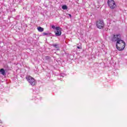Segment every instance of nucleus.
Segmentation results:
<instances>
[{
    "label": "nucleus",
    "mask_w": 127,
    "mask_h": 127,
    "mask_svg": "<svg viewBox=\"0 0 127 127\" xmlns=\"http://www.w3.org/2000/svg\"><path fill=\"white\" fill-rule=\"evenodd\" d=\"M126 47V43L124 40L120 39L116 42V48L119 51H123Z\"/></svg>",
    "instance_id": "nucleus-1"
},
{
    "label": "nucleus",
    "mask_w": 127,
    "mask_h": 127,
    "mask_svg": "<svg viewBox=\"0 0 127 127\" xmlns=\"http://www.w3.org/2000/svg\"><path fill=\"white\" fill-rule=\"evenodd\" d=\"M26 79L31 86H35V84H36L35 79L29 75H27L26 76Z\"/></svg>",
    "instance_id": "nucleus-2"
},
{
    "label": "nucleus",
    "mask_w": 127,
    "mask_h": 127,
    "mask_svg": "<svg viewBox=\"0 0 127 127\" xmlns=\"http://www.w3.org/2000/svg\"><path fill=\"white\" fill-rule=\"evenodd\" d=\"M108 5L112 9H114V8H116V2L114 0H108L107 2Z\"/></svg>",
    "instance_id": "nucleus-3"
},
{
    "label": "nucleus",
    "mask_w": 127,
    "mask_h": 127,
    "mask_svg": "<svg viewBox=\"0 0 127 127\" xmlns=\"http://www.w3.org/2000/svg\"><path fill=\"white\" fill-rule=\"evenodd\" d=\"M121 39V34L114 35L111 38L112 42H118Z\"/></svg>",
    "instance_id": "nucleus-4"
},
{
    "label": "nucleus",
    "mask_w": 127,
    "mask_h": 127,
    "mask_svg": "<svg viewBox=\"0 0 127 127\" xmlns=\"http://www.w3.org/2000/svg\"><path fill=\"white\" fill-rule=\"evenodd\" d=\"M96 26L98 28H99V29H102V28H104V26H105V24H104V21L101 20L97 21L96 22Z\"/></svg>",
    "instance_id": "nucleus-5"
},
{
    "label": "nucleus",
    "mask_w": 127,
    "mask_h": 127,
    "mask_svg": "<svg viewBox=\"0 0 127 127\" xmlns=\"http://www.w3.org/2000/svg\"><path fill=\"white\" fill-rule=\"evenodd\" d=\"M62 28H61L60 27H58L57 28V29L55 30V33L56 36H60L61 34H62Z\"/></svg>",
    "instance_id": "nucleus-6"
},
{
    "label": "nucleus",
    "mask_w": 127,
    "mask_h": 127,
    "mask_svg": "<svg viewBox=\"0 0 127 127\" xmlns=\"http://www.w3.org/2000/svg\"><path fill=\"white\" fill-rule=\"evenodd\" d=\"M0 73L3 75V76H5V71L3 68H1L0 69Z\"/></svg>",
    "instance_id": "nucleus-7"
},
{
    "label": "nucleus",
    "mask_w": 127,
    "mask_h": 127,
    "mask_svg": "<svg viewBox=\"0 0 127 127\" xmlns=\"http://www.w3.org/2000/svg\"><path fill=\"white\" fill-rule=\"evenodd\" d=\"M37 28H38V31H39L40 32H42V31L44 30V29L41 27H38Z\"/></svg>",
    "instance_id": "nucleus-8"
},
{
    "label": "nucleus",
    "mask_w": 127,
    "mask_h": 127,
    "mask_svg": "<svg viewBox=\"0 0 127 127\" xmlns=\"http://www.w3.org/2000/svg\"><path fill=\"white\" fill-rule=\"evenodd\" d=\"M62 8L63 9H67L68 8V7H67V5H64L63 6H62Z\"/></svg>",
    "instance_id": "nucleus-9"
},
{
    "label": "nucleus",
    "mask_w": 127,
    "mask_h": 127,
    "mask_svg": "<svg viewBox=\"0 0 127 127\" xmlns=\"http://www.w3.org/2000/svg\"><path fill=\"white\" fill-rule=\"evenodd\" d=\"M58 27H55V26L54 25L52 26V28H53V29H54L55 30H56L57 29V28Z\"/></svg>",
    "instance_id": "nucleus-10"
},
{
    "label": "nucleus",
    "mask_w": 127,
    "mask_h": 127,
    "mask_svg": "<svg viewBox=\"0 0 127 127\" xmlns=\"http://www.w3.org/2000/svg\"><path fill=\"white\" fill-rule=\"evenodd\" d=\"M53 46H54V47H55L56 48H58V44H53Z\"/></svg>",
    "instance_id": "nucleus-11"
},
{
    "label": "nucleus",
    "mask_w": 127,
    "mask_h": 127,
    "mask_svg": "<svg viewBox=\"0 0 127 127\" xmlns=\"http://www.w3.org/2000/svg\"><path fill=\"white\" fill-rule=\"evenodd\" d=\"M43 34H44V35H47V34H47L46 33H44Z\"/></svg>",
    "instance_id": "nucleus-12"
},
{
    "label": "nucleus",
    "mask_w": 127,
    "mask_h": 127,
    "mask_svg": "<svg viewBox=\"0 0 127 127\" xmlns=\"http://www.w3.org/2000/svg\"><path fill=\"white\" fill-rule=\"evenodd\" d=\"M77 47L78 49H81V48L80 47L77 46Z\"/></svg>",
    "instance_id": "nucleus-13"
},
{
    "label": "nucleus",
    "mask_w": 127,
    "mask_h": 127,
    "mask_svg": "<svg viewBox=\"0 0 127 127\" xmlns=\"http://www.w3.org/2000/svg\"><path fill=\"white\" fill-rule=\"evenodd\" d=\"M69 15L70 17H71V14H69Z\"/></svg>",
    "instance_id": "nucleus-14"
},
{
    "label": "nucleus",
    "mask_w": 127,
    "mask_h": 127,
    "mask_svg": "<svg viewBox=\"0 0 127 127\" xmlns=\"http://www.w3.org/2000/svg\"><path fill=\"white\" fill-rule=\"evenodd\" d=\"M57 50H59V49H57Z\"/></svg>",
    "instance_id": "nucleus-15"
}]
</instances>
